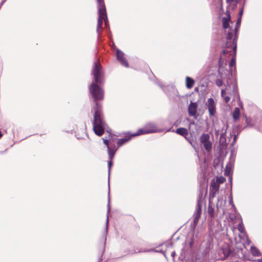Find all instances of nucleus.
I'll return each mask as SVG.
<instances>
[{
    "instance_id": "79ce46f5",
    "label": "nucleus",
    "mask_w": 262,
    "mask_h": 262,
    "mask_svg": "<svg viewBox=\"0 0 262 262\" xmlns=\"http://www.w3.org/2000/svg\"><path fill=\"white\" fill-rule=\"evenodd\" d=\"M221 63H222V55L220 56L219 61V64L220 66H221Z\"/></svg>"
},
{
    "instance_id": "e433bc0d",
    "label": "nucleus",
    "mask_w": 262,
    "mask_h": 262,
    "mask_svg": "<svg viewBox=\"0 0 262 262\" xmlns=\"http://www.w3.org/2000/svg\"><path fill=\"white\" fill-rule=\"evenodd\" d=\"M223 98H224L225 102L227 103L230 100V98L229 96H224Z\"/></svg>"
},
{
    "instance_id": "f8f14e48",
    "label": "nucleus",
    "mask_w": 262,
    "mask_h": 262,
    "mask_svg": "<svg viewBox=\"0 0 262 262\" xmlns=\"http://www.w3.org/2000/svg\"><path fill=\"white\" fill-rule=\"evenodd\" d=\"M108 164V203H107V214H108L110 210H111V206H110V172H111V168L112 167V165H113V162L112 160L110 159V160L107 162Z\"/></svg>"
},
{
    "instance_id": "aec40b11",
    "label": "nucleus",
    "mask_w": 262,
    "mask_h": 262,
    "mask_svg": "<svg viewBox=\"0 0 262 262\" xmlns=\"http://www.w3.org/2000/svg\"><path fill=\"white\" fill-rule=\"evenodd\" d=\"M210 136L208 134H203L200 138L201 143L209 141Z\"/></svg>"
},
{
    "instance_id": "c756f323",
    "label": "nucleus",
    "mask_w": 262,
    "mask_h": 262,
    "mask_svg": "<svg viewBox=\"0 0 262 262\" xmlns=\"http://www.w3.org/2000/svg\"><path fill=\"white\" fill-rule=\"evenodd\" d=\"M225 181V178L223 177H221L220 178H217L216 179V182H217L219 184L223 183Z\"/></svg>"
},
{
    "instance_id": "1a4fd4ad",
    "label": "nucleus",
    "mask_w": 262,
    "mask_h": 262,
    "mask_svg": "<svg viewBox=\"0 0 262 262\" xmlns=\"http://www.w3.org/2000/svg\"><path fill=\"white\" fill-rule=\"evenodd\" d=\"M108 223V215H107L106 222V231L104 235V237L103 241H102L101 245L100 248L98 252V262H101L102 260V256L105 251V247L106 244V233L107 231V225Z\"/></svg>"
},
{
    "instance_id": "6ab92c4d",
    "label": "nucleus",
    "mask_w": 262,
    "mask_h": 262,
    "mask_svg": "<svg viewBox=\"0 0 262 262\" xmlns=\"http://www.w3.org/2000/svg\"><path fill=\"white\" fill-rule=\"evenodd\" d=\"M208 213L210 217L211 218L214 217V208L212 207L211 205L210 202L209 203L208 207Z\"/></svg>"
},
{
    "instance_id": "a211bd4d",
    "label": "nucleus",
    "mask_w": 262,
    "mask_h": 262,
    "mask_svg": "<svg viewBox=\"0 0 262 262\" xmlns=\"http://www.w3.org/2000/svg\"><path fill=\"white\" fill-rule=\"evenodd\" d=\"M117 150L116 148L111 149L110 147H108L107 152L108 155L109 159L112 160L114 158L115 152Z\"/></svg>"
},
{
    "instance_id": "dca6fc26",
    "label": "nucleus",
    "mask_w": 262,
    "mask_h": 262,
    "mask_svg": "<svg viewBox=\"0 0 262 262\" xmlns=\"http://www.w3.org/2000/svg\"><path fill=\"white\" fill-rule=\"evenodd\" d=\"M230 20H231L230 17H223V18H222L223 27L224 29H227V28H229V22H230Z\"/></svg>"
},
{
    "instance_id": "a18cd8bd",
    "label": "nucleus",
    "mask_w": 262,
    "mask_h": 262,
    "mask_svg": "<svg viewBox=\"0 0 262 262\" xmlns=\"http://www.w3.org/2000/svg\"><path fill=\"white\" fill-rule=\"evenodd\" d=\"M150 251H151V250H144V251H140V250H139L138 252H149Z\"/></svg>"
},
{
    "instance_id": "20e7f679",
    "label": "nucleus",
    "mask_w": 262,
    "mask_h": 262,
    "mask_svg": "<svg viewBox=\"0 0 262 262\" xmlns=\"http://www.w3.org/2000/svg\"><path fill=\"white\" fill-rule=\"evenodd\" d=\"M203 204V196L202 194L200 192L198 197L196 208L193 215V224H191V226L193 227L194 228L197 226L199 220L202 214V207Z\"/></svg>"
},
{
    "instance_id": "5701e85b",
    "label": "nucleus",
    "mask_w": 262,
    "mask_h": 262,
    "mask_svg": "<svg viewBox=\"0 0 262 262\" xmlns=\"http://www.w3.org/2000/svg\"><path fill=\"white\" fill-rule=\"evenodd\" d=\"M250 252L254 256H259L260 255V252L258 249L254 246L251 247Z\"/></svg>"
},
{
    "instance_id": "de8ad7c7",
    "label": "nucleus",
    "mask_w": 262,
    "mask_h": 262,
    "mask_svg": "<svg viewBox=\"0 0 262 262\" xmlns=\"http://www.w3.org/2000/svg\"><path fill=\"white\" fill-rule=\"evenodd\" d=\"M6 1V0H3V1H2V2H1V3L0 4V6H2L4 4V3L5 2V1Z\"/></svg>"
},
{
    "instance_id": "423d86ee",
    "label": "nucleus",
    "mask_w": 262,
    "mask_h": 262,
    "mask_svg": "<svg viewBox=\"0 0 262 262\" xmlns=\"http://www.w3.org/2000/svg\"><path fill=\"white\" fill-rule=\"evenodd\" d=\"M98 14L99 17L97 20V33L99 35V29L102 28L103 21L104 19V16H106V12L104 1L98 2Z\"/></svg>"
},
{
    "instance_id": "f3484780",
    "label": "nucleus",
    "mask_w": 262,
    "mask_h": 262,
    "mask_svg": "<svg viewBox=\"0 0 262 262\" xmlns=\"http://www.w3.org/2000/svg\"><path fill=\"white\" fill-rule=\"evenodd\" d=\"M202 144L203 145L205 150L207 152H210L211 150L212 147V144L210 141H207V142H205L204 143H202Z\"/></svg>"
},
{
    "instance_id": "4be33fe9",
    "label": "nucleus",
    "mask_w": 262,
    "mask_h": 262,
    "mask_svg": "<svg viewBox=\"0 0 262 262\" xmlns=\"http://www.w3.org/2000/svg\"><path fill=\"white\" fill-rule=\"evenodd\" d=\"M130 140V138H121L119 139L117 141V145L118 147H120L128 142Z\"/></svg>"
},
{
    "instance_id": "0eeeda50",
    "label": "nucleus",
    "mask_w": 262,
    "mask_h": 262,
    "mask_svg": "<svg viewBox=\"0 0 262 262\" xmlns=\"http://www.w3.org/2000/svg\"><path fill=\"white\" fill-rule=\"evenodd\" d=\"M159 131L157 126L153 122L147 123L143 128L139 129L137 133L132 134L130 136L134 137L140 135L157 133Z\"/></svg>"
},
{
    "instance_id": "37998d69",
    "label": "nucleus",
    "mask_w": 262,
    "mask_h": 262,
    "mask_svg": "<svg viewBox=\"0 0 262 262\" xmlns=\"http://www.w3.org/2000/svg\"><path fill=\"white\" fill-rule=\"evenodd\" d=\"M220 132V130H216L215 132V135L216 136H218L219 135Z\"/></svg>"
},
{
    "instance_id": "8fccbe9b",
    "label": "nucleus",
    "mask_w": 262,
    "mask_h": 262,
    "mask_svg": "<svg viewBox=\"0 0 262 262\" xmlns=\"http://www.w3.org/2000/svg\"><path fill=\"white\" fill-rule=\"evenodd\" d=\"M226 2L227 3H231V2H233V0H226Z\"/></svg>"
},
{
    "instance_id": "f704fd0d",
    "label": "nucleus",
    "mask_w": 262,
    "mask_h": 262,
    "mask_svg": "<svg viewBox=\"0 0 262 262\" xmlns=\"http://www.w3.org/2000/svg\"><path fill=\"white\" fill-rule=\"evenodd\" d=\"M103 143L107 146V148L108 149V147H110L108 145V139L102 138Z\"/></svg>"
},
{
    "instance_id": "72a5a7b5",
    "label": "nucleus",
    "mask_w": 262,
    "mask_h": 262,
    "mask_svg": "<svg viewBox=\"0 0 262 262\" xmlns=\"http://www.w3.org/2000/svg\"><path fill=\"white\" fill-rule=\"evenodd\" d=\"M243 12H244V7H242L240 9L239 11L238 18H242V15L243 14Z\"/></svg>"
},
{
    "instance_id": "2eb2a0df",
    "label": "nucleus",
    "mask_w": 262,
    "mask_h": 262,
    "mask_svg": "<svg viewBox=\"0 0 262 262\" xmlns=\"http://www.w3.org/2000/svg\"><path fill=\"white\" fill-rule=\"evenodd\" d=\"M194 83V80L189 77L186 78V85L188 89H191L193 87Z\"/></svg>"
},
{
    "instance_id": "f03ea898",
    "label": "nucleus",
    "mask_w": 262,
    "mask_h": 262,
    "mask_svg": "<svg viewBox=\"0 0 262 262\" xmlns=\"http://www.w3.org/2000/svg\"><path fill=\"white\" fill-rule=\"evenodd\" d=\"M93 130L96 135L98 136H102L106 129V132L108 133V139L112 137L111 134V129L106 128L107 125L103 120L102 113L98 110L97 103H96V108H95V112L94 115V120L92 122Z\"/></svg>"
},
{
    "instance_id": "ddd939ff",
    "label": "nucleus",
    "mask_w": 262,
    "mask_h": 262,
    "mask_svg": "<svg viewBox=\"0 0 262 262\" xmlns=\"http://www.w3.org/2000/svg\"><path fill=\"white\" fill-rule=\"evenodd\" d=\"M198 104L196 102H191L188 107V114L190 116L194 117L197 112Z\"/></svg>"
},
{
    "instance_id": "f257e3e1",
    "label": "nucleus",
    "mask_w": 262,
    "mask_h": 262,
    "mask_svg": "<svg viewBox=\"0 0 262 262\" xmlns=\"http://www.w3.org/2000/svg\"><path fill=\"white\" fill-rule=\"evenodd\" d=\"M92 74L94 76V80L96 83L92 82L89 87L90 92L92 96L95 104L98 103L96 102L103 99L104 92L103 90L98 85L102 84L104 82V73L102 68L97 61L94 62V67L92 71ZM98 107V106H97ZM96 105L94 107L95 110Z\"/></svg>"
},
{
    "instance_id": "393cba45",
    "label": "nucleus",
    "mask_w": 262,
    "mask_h": 262,
    "mask_svg": "<svg viewBox=\"0 0 262 262\" xmlns=\"http://www.w3.org/2000/svg\"><path fill=\"white\" fill-rule=\"evenodd\" d=\"M223 202L225 203L226 201L224 200L222 197H219L217 198V202L216 203V208L217 210L222 207L223 205Z\"/></svg>"
},
{
    "instance_id": "cd10ccee",
    "label": "nucleus",
    "mask_w": 262,
    "mask_h": 262,
    "mask_svg": "<svg viewBox=\"0 0 262 262\" xmlns=\"http://www.w3.org/2000/svg\"><path fill=\"white\" fill-rule=\"evenodd\" d=\"M226 134H224V133H221L220 142H221L222 144H223L226 142Z\"/></svg>"
},
{
    "instance_id": "5fc2aeb1",
    "label": "nucleus",
    "mask_w": 262,
    "mask_h": 262,
    "mask_svg": "<svg viewBox=\"0 0 262 262\" xmlns=\"http://www.w3.org/2000/svg\"><path fill=\"white\" fill-rule=\"evenodd\" d=\"M2 137V133L0 132V138Z\"/></svg>"
},
{
    "instance_id": "9d476101",
    "label": "nucleus",
    "mask_w": 262,
    "mask_h": 262,
    "mask_svg": "<svg viewBox=\"0 0 262 262\" xmlns=\"http://www.w3.org/2000/svg\"><path fill=\"white\" fill-rule=\"evenodd\" d=\"M206 105L207 106L208 109L209 116H214V115L216 113V108L214 101L212 98H209L208 99L207 102L206 103Z\"/></svg>"
},
{
    "instance_id": "58836bf2",
    "label": "nucleus",
    "mask_w": 262,
    "mask_h": 262,
    "mask_svg": "<svg viewBox=\"0 0 262 262\" xmlns=\"http://www.w3.org/2000/svg\"><path fill=\"white\" fill-rule=\"evenodd\" d=\"M105 17V19L104 18V23H105V26L106 27L107 25V23H108V20H107V16H104Z\"/></svg>"
},
{
    "instance_id": "49530a36",
    "label": "nucleus",
    "mask_w": 262,
    "mask_h": 262,
    "mask_svg": "<svg viewBox=\"0 0 262 262\" xmlns=\"http://www.w3.org/2000/svg\"><path fill=\"white\" fill-rule=\"evenodd\" d=\"M190 247H191L193 245V240L192 239L191 241L189 244Z\"/></svg>"
},
{
    "instance_id": "6e6552de",
    "label": "nucleus",
    "mask_w": 262,
    "mask_h": 262,
    "mask_svg": "<svg viewBox=\"0 0 262 262\" xmlns=\"http://www.w3.org/2000/svg\"><path fill=\"white\" fill-rule=\"evenodd\" d=\"M227 88L226 90L230 91L229 93L231 95H233L234 97L239 98V95L238 92L237 84L236 80H234L230 82L227 83Z\"/></svg>"
},
{
    "instance_id": "864d4df0",
    "label": "nucleus",
    "mask_w": 262,
    "mask_h": 262,
    "mask_svg": "<svg viewBox=\"0 0 262 262\" xmlns=\"http://www.w3.org/2000/svg\"><path fill=\"white\" fill-rule=\"evenodd\" d=\"M97 2H101V1H103V0H97Z\"/></svg>"
},
{
    "instance_id": "4c0bfd02",
    "label": "nucleus",
    "mask_w": 262,
    "mask_h": 262,
    "mask_svg": "<svg viewBox=\"0 0 262 262\" xmlns=\"http://www.w3.org/2000/svg\"><path fill=\"white\" fill-rule=\"evenodd\" d=\"M243 228L242 226V224H238V230L241 232H242L243 231Z\"/></svg>"
},
{
    "instance_id": "39448f33",
    "label": "nucleus",
    "mask_w": 262,
    "mask_h": 262,
    "mask_svg": "<svg viewBox=\"0 0 262 262\" xmlns=\"http://www.w3.org/2000/svg\"><path fill=\"white\" fill-rule=\"evenodd\" d=\"M220 258L225 260L229 257L234 256V251L231 247L230 244L224 243L219 250Z\"/></svg>"
},
{
    "instance_id": "bb28decb",
    "label": "nucleus",
    "mask_w": 262,
    "mask_h": 262,
    "mask_svg": "<svg viewBox=\"0 0 262 262\" xmlns=\"http://www.w3.org/2000/svg\"><path fill=\"white\" fill-rule=\"evenodd\" d=\"M219 192V190L210 189L209 196L210 199H213L215 197L216 193Z\"/></svg>"
},
{
    "instance_id": "4468645a",
    "label": "nucleus",
    "mask_w": 262,
    "mask_h": 262,
    "mask_svg": "<svg viewBox=\"0 0 262 262\" xmlns=\"http://www.w3.org/2000/svg\"><path fill=\"white\" fill-rule=\"evenodd\" d=\"M176 133L184 137L188 135V130L184 127H180L177 129Z\"/></svg>"
},
{
    "instance_id": "c03bdc74",
    "label": "nucleus",
    "mask_w": 262,
    "mask_h": 262,
    "mask_svg": "<svg viewBox=\"0 0 262 262\" xmlns=\"http://www.w3.org/2000/svg\"><path fill=\"white\" fill-rule=\"evenodd\" d=\"M175 255H176V252L174 251H173L171 252V255L172 257H174Z\"/></svg>"
},
{
    "instance_id": "603ef678",
    "label": "nucleus",
    "mask_w": 262,
    "mask_h": 262,
    "mask_svg": "<svg viewBox=\"0 0 262 262\" xmlns=\"http://www.w3.org/2000/svg\"><path fill=\"white\" fill-rule=\"evenodd\" d=\"M246 123H247V125H249V123H248V118H246Z\"/></svg>"
},
{
    "instance_id": "473e14b6",
    "label": "nucleus",
    "mask_w": 262,
    "mask_h": 262,
    "mask_svg": "<svg viewBox=\"0 0 262 262\" xmlns=\"http://www.w3.org/2000/svg\"><path fill=\"white\" fill-rule=\"evenodd\" d=\"M235 64V59L234 57L232 58L229 62V66L230 67H233Z\"/></svg>"
},
{
    "instance_id": "2f4dec72",
    "label": "nucleus",
    "mask_w": 262,
    "mask_h": 262,
    "mask_svg": "<svg viewBox=\"0 0 262 262\" xmlns=\"http://www.w3.org/2000/svg\"><path fill=\"white\" fill-rule=\"evenodd\" d=\"M215 84L219 87H221L223 85L222 80L220 79H217L215 81Z\"/></svg>"
},
{
    "instance_id": "c9c22d12",
    "label": "nucleus",
    "mask_w": 262,
    "mask_h": 262,
    "mask_svg": "<svg viewBox=\"0 0 262 262\" xmlns=\"http://www.w3.org/2000/svg\"><path fill=\"white\" fill-rule=\"evenodd\" d=\"M237 138V135H234V137H233V142L231 144V146H233V145L236 140Z\"/></svg>"
},
{
    "instance_id": "ea45409f",
    "label": "nucleus",
    "mask_w": 262,
    "mask_h": 262,
    "mask_svg": "<svg viewBox=\"0 0 262 262\" xmlns=\"http://www.w3.org/2000/svg\"><path fill=\"white\" fill-rule=\"evenodd\" d=\"M226 15H227V17H231V16H230V14L229 11L227 10V11H226Z\"/></svg>"
},
{
    "instance_id": "b1692460",
    "label": "nucleus",
    "mask_w": 262,
    "mask_h": 262,
    "mask_svg": "<svg viewBox=\"0 0 262 262\" xmlns=\"http://www.w3.org/2000/svg\"><path fill=\"white\" fill-rule=\"evenodd\" d=\"M219 187L220 185L217 182H215L214 181L211 182L210 189L219 190Z\"/></svg>"
},
{
    "instance_id": "7c9ffc66",
    "label": "nucleus",
    "mask_w": 262,
    "mask_h": 262,
    "mask_svg": "<svg viewBox=\"0 0 262 262\" xmlns=\"http://www.w3.org/2000/svg\"><path fill=\"white\" fill-rule=\"evenodd\" d=\"M229 204L230 205H231L233 207L235 208V206L233 204V199H232V193H231L229 197Z\"/></svg>"
},
{
    "instance_id": "3c124183",
    "label": "nucleus",
    "mask_w": 262,
    "mask_h": 262,
    "mask_svg": "<svg viewBox=\"0 0 262 262\" xmlns=\"http://www.w3.org/2000/svg\"><path fill=\"white\" fill-rule=\"evenodd\" d=\"M257 261H258V262H262V258L258 259L257 260Z\"/></svg>"
},
{
    "instance_id": "a19ab883",
    "label": "nucleus",
    "mask_w": 262,
    "mask_h": 262,
    "mask_svg": "<svg viewBox=\"0 0 262 262\" xmlns=\"http://www.w3.org/2000/svg\"><path fill=\"white\" fill-rule=\"evenodd\" d=\"M225 91L226 90H222V91H221V96L223 97H224V94L225 93Z\"/></svg>"
},
{
    "instance_id": "7ed1b4c3",
    "label": "nucleus",
    "mask_w": 262,
    "mask_h": 262,
    "mask_svg": "<svg viewBox=\"0 0 262 262\" xmlns=\"http://www.w3.org/2000/svg\"><path fill=\"white\" fill-rule=\"evenodd\" d=\"M242 18H238L237 19L236 26L234 28V37L233 38V30L230 28V31L228 32L226 39L227 42L225 46L226 48H231L233 50L235 54H236V51L237 48V31L240 27Z\"/></svg>"
},
{
    "instance_id": "a878e982",
    "label": "nucleus",
    "mask_w": 262,
    "mask_h": 262,
    "mask_svg": "<svg viewBox=\"0 0 262 262\" xmlns=\"http://www.w3.org/2000/svg\"><path fill=\"white\" fill-rule=\"evenodd\" d=\"M186 140L191 144V145L194 148L196 149L195 143L194 142L192 141V136H190V137H185Z\"/></svg>"
},
{
    "instance_id": "09e8293b",
    "label": "nucleus",
    "mask_w": 262,
    "mask_h": 262,
    "mask_svg": "<svg viewBox=\"0 0 262 262\" xmlns=\"http://www.w3.org/2000/svg\"><path fill=\"white\" fill-rule=\"evenodd\" d=\"M227 51L225 50H223L222 51V53L223 55H225Z\"/></svg>"
},
{
    "instance_id": "412c9836",
    "label": "nucleus",
    "mask_w": 262,
    "mask_h": 262,
    "mask_svg": "<svg viewBox=\"0 0 262 262\" xmlns=\"http://www.w3.org/2000/svg\"><path fill=\"white\" fill-rule=\"evenodd\" d=\"M240 115V110L238 107H235L232 114L233 118L234 120H236L238 119Z\"/></svg>"
},
{
    "instance_id": "c85d7f7f",
    "label": "nucleus",
    "mask_w": 262,
    "mask_h": 262,
    "mask_svg": "<svg viewBox=\"0 0 262 262\" xmlns=\"http://www.w3.org/2000/svg\"><path fill=\"white\" fill-rule=\"evenodd\" d=\"M228 128V125L227 124H224L223 126L221 128L220 132L221 133H224V134H226L227 129Z\"/></svg>"
},
{
    "instance_id": "9b49d317",
    "label": "nucleus",
    "mask_w": 262,
    "mask_h": 262,
    "mask_svg": "<svg viewBox=\"0 0 262 262\" xmlns=\"http://www.w3.org/2000/svg\"><path fill=\"white\" fill-rule=\"evenodd\" d=\"M116 58L122 66L125 67H128V63L127 59L124 57V54L120 50L116 51Z\"/></svg>"
}]
</instances>
